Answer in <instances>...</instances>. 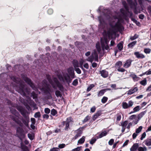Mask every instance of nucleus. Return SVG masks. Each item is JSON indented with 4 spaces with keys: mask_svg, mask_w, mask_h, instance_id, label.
Returning a JSON list of instances; mask_svg holds the SVG:
<instances>
[{
    "mask_svg": "<svg viewBox=\"0 0 151 151\" xmlns=\"http://www.w3.org/2000/svg\"><path fill=\"white\" fill-rule=\"evenodd\" d=\"M16 108L25 119H20V117L21 116L18 112L16 109H10V111L13 115H10V117L13 122H10V124L12 127L17 128V132H24L23 129L24 125L27 127H29V118L26 115L27 111L22 106H18Z\"/></svg>",
    "mask_w": 151,
    "mask_h": 151,
    "instance_id": "1",
    "label": "nucleus"
},
{
    "mask_svg": "<svg viewBox=\"0 0 151 151\" xmlns=\"http://www.w3.org/2000/svg\"><path fill=\"white\" fill-rule=\"evenodd\" d=\"M11 79L14 82L17 84H19L18 92L23 96H26V93L29 94V91L27 88H24V86L21 82V79L15 76H12Z\"/></svg>",
    "mask_w": 151,
    "mask_h": 151,
    "instance_id": "2",
    "label": "nucleus"
},
{
    "mask_svg": "<svg viewBox=\"0 0 151 151\" xmlns=\"http://www.w3.org/2000/svg\"><path fill=\"white\" fill-rule=\"evenodd\" d=\"M22 78L25 82L29 85L34 90H35L37 89V88L35 84L32 82L30 79L25 76H23Z\"/></svg>",
    "mask_w": 151,
    "mask_h": 151,
    "instance_id": "3",
    "label": "nucleus"
},
{
    "mask_svg": "<svg viewBox=\"0 0 151 151\" xmlns=\"http://www.w3.org/2000/svg\"><path fill=\"white\" fill-rule=\"evenodd\" d=\"M54 82L56 84V86L59 88V90L61 91L64 90V87L60 82L58 81L56 77H54L52 78Z\"/></svg>",
    "mask_w": 151,
    "mask_h": 151,
    "instance_id": "4",
    "label": "nucleus"
},
{
    "mask_svg": "<svg viewBox=\"0 0 151 151\" xmlns=\"http://www.w3.org/2000/svg\"><path fill=\"white\" fill-rule=\"evenodd\" d=\"M124 29V27L123 26H122V24H118L116 23L115 25H114V28L112 32L114 33L115 32L114 31H118L119 32L122 31Z\"/></svg>",
    "mask_w": 151,
    "mask_h": 151,
    "instance_id": "5",
    "label": "nucleus"
},
{
    "mask_svg": "<svg viewBox=\"0 0 151 151\" xmlns=\"http://www.w3.org/2000/svg\"><path fill=\"white\" fill-rule=\"evenodd\" d=\"M68 75L72 79L75 78L76 76L74 71V69L73 67H71L69 68L67 70Z\"/></svg>",
    "mask_w": 151,
    "mask_h": 151,
    "instance_id": "6",
    "label": "nucleus"
},
{
    "mask_svg": "<svg viewBox=\"0 0 151 151\" xmlns=\"http://www.w3.org/2000/svg\"><path fill=\"white\" fill-rule=\"evenodd\" d=\"M17 135L21 141L20 143L21 147H22V144H23V141L25 139V134L24 133H17Z\"/></svg>",
    "mask_w": 151,
    "mask_h": 151,
    "instance_id": "7",
    "label": "nucleus"
},
{
    "mask_svg": "<svg viewBox=\"0 0 151 151\" xmlns=\"http://www.w3.org/2000/svg\"><path fill=\"white\" fill-rule=\"evenodd\" d=\"M134 2L132 0H127V1L130 7L132 9L136 8L137 5V1Z\"/></svg>",
    "mask_w": 151,
    "mask_h": 151,
    "instance_id": "8",
    "label": "nucleus"
},
{
    "mask_svg": "<svg viewBox=\"0 0 151 151\" xmlns=\"http://www.w3.org/2000/svg\"><path fill=\"white\" fill-rule=\"evenodd\" d=\"M99 73L101 74V76L104 78H106L108 76V72L105 69L100 71Z\"/></svg>",
    "mask_w": 151,
    "mask_h": 151,
    "instance_id": "9",
    "label": "nucleus"
},
{
    "mask_svg": "<svg viewBox=\"0 0 151 151\" xmlns=\"http://www.w3.org/2000/svg\"><path fill=\"white\" fill-rule=\"evenodd\" d=\"M132 60L129 59L127 60L123 65V67L125 68H128L131 65Z\"/></svg>",
    "mask_w": 151,
    "mask_h": 151,
    "instance_id": "10",
    "label": "nucleus"
},
{
    "mask_svg": "<svg viewBox=\"0 0 151 151\" xmlns=\"http://www.w3.org/2000/svg\"><path fill=\"white\" fill-rule=\"evenodd\" d=\"M134 54L136 57L139 59H143L145 57V56L143 54L140 53L139 52H134Z\"/></svg>",
    "mask_w": 151,
    "mask_h": 151,
    "instance_id": "11",
    "label": "nucleus"
},
{
    "mask_svg": "<svg viewBox=\"0 0 151 151\" xmlns=\"http://www.w3.org/2000/svg\"><path fill=\"white\" fill-rule=\"evenodd\" d=\"M102 114V111L101 110L97 111L92 116V119L93 121H94L99 116Z\"/></svg>",
    "mask_w": 151,
    "mask_h": 151,
    "instance_id": "12",
    "label": "nucleus"
},
{
    "mask_svg": "<svg viewBox=\"0 0 151 151\" xmlns=\"http://www.w3.org/2000/svg\"><path fill=\"white\" fill-rule=\"evenodd\" d=\"M46 76L47 79V80L49 83L52 86V88H55V86L52 81L51 76L49 75L48 74L46 75Z\"/></svg>",
    "mask_w": 151,
    "mask_h": 151,
    "instance_id": "13",
    "label": "nucleus"
},
{
    "mask_svg": "<svg viewBox=\"0 0 151 151\" xmlns=\"http://www.w3.org/2000/svg\"><path fill=\"white\" fill-rule=\"evenodd\" d=\"M138 90V87H136L133 88H132L129 90L127 91V94L128 95L132 94L137 91Z\"/></svg>",
    "mask_w": 151,
    "mask_h": 151,
    "instance_id": "14",
    "label": "nucleus"
},
{
    "mask_svg": "<svg viewBox=\"0 0 151 151\" xmlns=\"http://www.w3.org/2000/svg\"><path fill=\"white\" fill-rule=\"evenodd\" d=\"M128 123L127 121H125L124 122H122L121 123V126L122 127V132H124L126 129V127Z\"/></svg>",
    "mask_w": 151,
    "mask_h": 151,
    "instance_id": "15",
    "label": "nucleus"
},
{
    "mask_svg": "<svg viewBox=\"0 0 151 151\" xmlns=\"http://www.w3.org/2000/svg\"><path fill=\"white\" fill-rule=\"evenodd\" d=\"M41 90L44 92V93L46 95L48 94L49 95V97L50 98H52V96L50 93V92L48 90L46 89L45 88H42L41 89Z\"/></svg>",
    "mask_w": 151,
    "mask_h": 151,
    "instance_id": "16",
    "label": "nucleus"
},
{
    "mask_svg": "<svg viewBox=\"0 0 151 151\" xmlns=\"http://www.w3.org/2000/svg\"><path fill=\"white\" fill-rule=\"evenodd\" d=\"M123 41H121L117 45V47L119 50L120 51L122 50L123 49Z\"/></svg>",
    "mask_w": 151,
    "mask_h": 151,
    "instance_id": "17",
    "label": "nucleus"
},
{
    "mask_svg": "<svg viewBox=\"0 0 151 151\" xmlns=\"http://www.w3.org/2000/svg\"><path fill=\"white\" fill-rule=\"evenodd\" d=\"M138 144L137 143L134 144L130 148V151H135V150L138 149Z\"/></svg>",
    "mask_w": 151,
    "mask_h": 151,
    "instance_id": "18",
    "label": "nucleus"
},
{
    "mask_svg": "<svg viewBox=\"0 0 151 151\" xmlns=\"http://www.w3.org/2000/svg\"><path fill=\"white\" fill-rule=\"evenodd\" d=\"M138 122V120H135V121H133L132 122H130L129 123L127 127V128L128 129H129L130 128L131 126H132V124H137Z\"/></svg>",
    "mask_w": 151,
    "mask_h": 151,
    "instance_id": "19",
    "label": "nucleus"
},
{
    "mask_svg": "<svg viewBox=\"0 0 151 151\" xmlns=\"http://www.w3.org/2000/svg\"><path fill=\"white\" fill-rule=\"evenodd\" d=\"M93 60L97 62H98V54L97 52L96 51L94 52L93 54Z\"/></svg>",
    "mask_w": 151,
    "mask_h": 151,
    "instance_id": "20",
    "label": "nucleus"
},
{
    "mask_svg": "<svg viewBox=\"0 0 151 151\" xmlns=\"http://www.w3.org/2000/svg\"><path fill=\"white\" fill-rule=\"evenodd\" d=\"M72 118L71 117H68L66 119V121H64L62 122V124L63 125H65V123H66L69 124L70 122L72 121Z\"/></svg>",
    "mask_w": 151,
    "mask_h": 151,
    "instance_id": "21",
    "label": "nucleus"
},
{
    "mask_svg": "<svg viewBox=\"0 0 151 151\" xmlns=\"http://www.w3.org/2000/svg\"><path fill=\"white\" fill-rule=\"evenodd\" d=\"M137 42V41H135L129 43L128 45V47L133 48V47L136 44Z\"/></svg>",
    "mask_w": 151,
    "mask_h": 151,
    "instance_id": "22",
    "label": "nucleus"
},
{
    "mask_svg": "<svg viewBox=\"0 0 151 151\" xmlns=\"http://www.w3.org/2000/svg\"><path fill=\"white\" fill-rule=\"evenodd\" d=\"M106 91V90L105 89H102L99 91L98 93V97L101 96H103Z\"/></svg>",
    "mask_w": 151,
    "mask_h": 151,
    "instance_id": "23",
    "label": "nucleus"
},
{
    "mask_svg": "<svg viewBox=\"0 0 151 151\" xmlns=\"http://www.w3.org/2000/svg\"><path fill=\"white\" fill-rule=\"evenodd\" d=\"M28 137L31 140H33L34 138L35 134L34 133H29L28 134Z\"/></svg>",
    "mask_w": 151,
    "mask_h": 151,
    "instance_id": "24",
    "label": "nucleus"
},
{
    "mask_svg": "<svg viewBox=\"0 0 151 151\" xmlns=\"http://www.w3.org/2000/svg\"><path fill=\"white\" fill-rule=\"evenodd\" d=\"M122 64V62L121 61H119L115 64V67L116 68L118 69L121 67Z\"/></svg>",
    "mask_w": 151,
    "mask_h": 151,
    "instance_id": "25",
    "label": "nucleus"
},
{
    "mask_svg": "<svg viewBox=\"0 0 151 151\" xmlns=\"http://www.w3.org/2000/svg\"><path fill=\"white\" fill-rule=\"evenodd\" d=\"M57 76L60 81L64 82V79L61 73L57 74Z\"/></svg>",
    "mask_w": 151,
    "mask_h": 151,
    "instance_id": "26",
    "label": "nucleus"
},
{
    "mask_svg": "<svg viewBox=\"0 0 151 151\" xmlns=\"http://www.w3.org/2000/svg\"><path fill=\"white\" fill-rule=\"evenodd\" d=\"M91 118V116L89 115H87L86 116L84 120L82 121L83 123H84L87 122Z\"/></svg>",
    "mask_w": 151,
    "mask_h": 151,
    "instance_id": "27",
    "label": "nucleus"
},
{
    "mask_svg": "<svg viewBox=\"0 0 151 151\" xmlns=\"http://www.w3.org/2000/svg\"><path fill=\"white\" fill-rule=\"evenodd\" d=\"M31 96L33 99H37L38 97V95L35 92L33 91L31 93Z\"/></svg>",
    "mask_w": 151,
    "mask_h": 151,
    "instance_id": "28",
    "label": "nucleus"
},
{
    "mask_svg": "<svg viewBox=\"0 0 151 151\" xmlns=\"http://www.w3.org/2000/svg\"><path fill=\"white\" fill-rule=\"evenodd\" d=\"M145 111H142L140 113H139L137 116V118L138 119L137 120H138L142 118L143 116L145 114Z\"/></svg>",
    "mask_w": 151,
    "mask_h": 151,
    "instance_id": "29",
    "label": "nucleus"
},
{
    "mask_svg": "<svg viewBox=\"0 0 151 151\" xmlns=\"http://www.w3.org/2000/svg\"><path fill=\"white\" fill-rule=\"evenodd\" d=\"M122 106L124 109H127L129 108L128 104L126 102H123L122 103Z\"/></svg>",
    "mask_w": 151,
    "mask_h": 151,
    "instance_id": "30",
    "label": "nucleus"
},
{
    "mask_svg": "<svg viewBox=\"0 0 151 151\" xmlns=\"http://www.w3.org/2000/svg\"><path fill=\"white\" fill-rule=\"evenodd\" d=\"M120 12L121 13L123 14V16L126 18L127 17V14L125 12V10L123 9H120Z\"/></svg>",
    "mask_w": 151,
    "mask_h": 151,
    "instance_id": "31",
    "label": "nucleus"
},
{
    "mask_svg": "<svg viewBox=\"0 0 151 151\" xmlns=\"http://www.w3.org/2000/svg\"><path fill=\"white\" fill-rule=\"evenodd\" d=\"M108 98L106 96H103L101 99V102L103 104L105 103L107 101Z\"/></svg>",
    "mask_w": 151,
    "mask_h": 151,
    "instance_id": "32",
    "label": "nucleus"
},
{
    "mask_svg": "<svg viewBox=\"0 0 151 151\" xmlns=\"http://www.w3.org/2000/svg\"><path fill=\"white\" fill-rule=\"evenodd\" d=\"M57 114V111L54 109H52L51 111V114L53 116H55Z\"/></svg>",
    "mask_w": 151,
    "mask_h": 151,
    "instance_id": "33",
    "label": "nucleus"
},
{
    "mask_svg": "<svg viewBox=\"0 0 151 151\" xmlns=\"http://www.w3.org/2000/svg\"><path fill=\"white\" fill-rule=\"evenodd\" d=\"M55 95L56 96L58 97H61L62 94L58 90H56L55 91Z\"/></svg>",
    "mask_w": 151,
    "mask_h": 151,
    "instance_id": "34",
    "label": "nucleus"
},
{
    "mask_svg": "<svg viewBox=\"0 0 151 151\" xmlns=\"http://www.w3.org/2000/svg\"><path fill=\"white\" fill-rule=\"evenodd\" d=\"M96 47L98 52L99 53L101 50V49L99 43H98L96 44Z\"/></svg>",
    "mask_w": 151,
    "mask_h": 151,
    "instance_id": "35",
    "label": "nucleus"
},
{
    "mask_svg": "<svg viewBox=\"0 0 151 151\" xmlns=\"http://www.w3.org/2000/svg\"><path fill=\"white\" fill-rule=\"evenodd\" d=\"M85 137L83 136L78 141V143L79 144H82L85 141Z\"/></svg>",
    "mask_w": 151,
    "mask_h": 151,
    "instance_id": "36",
    "label": "nucleus"
},
{
    "mask_svg": "<svg viewBox=\"0 0 151 151\" xmlns=\"http://www.w3.org/2000/svg\"><path fill=\"white\" fill-rule=\"evenodd\" d=\"M147 150V148L145 147H140L138 148V150L139 151H146Z\"/></svg>",
    "mask_w": 151,
    "mask_h": 151,
    "instance_id": "37",
    "label": "nucleus"
},
{
    "mask_svg": "<svg viewBox=\"0 0 151 151\" xmlns=\"http://www.w3.org/2000/svg\"><path fill=\"white\" fill-rule=\"evenodd\" d=\"M145 144L147 146L151 145V139L147 140L145 142Z\"/></svg>",
    "mask_w": 151,
    "mask_h": 151,
    "instance_id": "38",
    "label": "nucleus"
},
{
    "mask_svg": "<svg viewBox=\"0 0 151 151\" xmlns=\"http://www.w3.org/2000/svg\"><path fill=\"white\" fill-rule=\"evenodd\" d=\"M94 87V85L93 84H91L87 88L86 91L87 92L89 91L91 89Z\"/></svg>",
    "mask_w": 151,
    "mask_h": 151,
    "instance_id": "39",
    "label": "nucleus"
},
{
    "mask_svg": "<svg viewBox=\"0 0 151 151\" xmlns=\"http://www.w3.org/2000/svg\"><path fill=\"white\" fill-rule=\"evenodd\" d=\"M138 37V35H137L136 34H135L134 36L131 37L130 39L131 40H133L137 39Z\"/></svg>",
    "mask_w": 151,
    "mask_h": 151,
    "instance_id": "40",
    "label": "nucleus"
},
{
    "mask_svg": "<svg viewBox=\"0 0 151 151\" xmlns=\"http://www.w3.org/2000/svg\"><path fill=\"white\" fill-rule=\"evenodd\" d=\"M66 75H67V76L68 77V80L67 81H66V82L67 83H70L71 82V81L72 80V79L70 76L68 75V73H66Z\"/></svg>",
    "mask_w": 151,
    "mask_h": 151,
    "instance_id": "41",
    "label": "nucleus"
},
{
    "mask_svg": "<svg viewBox=\"0 0 151 151\" xmlns=\"http://www.w3.org/2000/svg\"><path fill=\"white\" fill-rule=\"evenodd\" d=\"M140 84L144 86L146 85L147 84L146 80V79H144L143 80L140 81Z\"/></svg>",
    "mask_w": 151,
    "mask_h": 151,
    "instance_id": "42",
    "label": "nucleus"
},
{
    "mask_svg": "<svg viewBox=\"0 0 151 151\" xmlns=\"http://www.w3.org/2000/svg\"><path fill=\"white\" fill-rule=\"evenodd\" d=\"M41 116L40 113V112H38L35 113L34 116L36 118H40Z\"/></svg>",
    "mask_w": 151,
    "mask_h": 151,
    "instance_id": "43",
    "label": "nucleus"
},
{
    "mask_svg": "<svg viewBox=\"0 0 151 151\" xmlns=\"http://www.w3.org/2000/svg\"><path fill=\"white\" fill-rule=\"evenodd\" d=\"M73 65L74 68V69L79 67L78 62V61L74 62L73 63Z\"/></svg>",
    "mask_w": 151,
    "mask_h": 151,
    "instance_id": "44",
    "label": "nucleus"
},
{
    "mask_svg": "<svg viewBox=\"0 0 151 151\" xmlns=\"http://www.w3.org/2000/svg\"><path fill=\"white\" fill-rule=\"evenodd\" d=\"M78 80L77 79H75L73 81L72 84L75 86H76L78 85Z\"/></svg>",
    "mask_w": 151,
    "mask_h": 151,
    "instance_id": "45",
    "label": "nucleus"
},
{
    "mask_svg": "<svg viewBox=\"0 0 151 151\" xmlns=\"http://www.w3.org/2000/svg\"><path fill=\"white\" fill-rule=\"evenodd\" d=\"M107 134V133H101L99 134L98 137H97V139L100 138L102 137L105 136Z\"/></svg>",
    "mask_w": 151,
    "mask_h": 151,
    "instance_id": "46",
    "label": "nucleus"
},
{
    "mask_svg": "<svg viewBox=\"0 0 151 151\" xmlns=\"http://www.w3.org/2000/svg\"><path fill=\"white\" fill-rule=\"evenodd\" d=\"M65 131H68L69 129H70L69 127V124L65 123Z\"/></svg>",
    "mask_w": 151,
    "mask_h": 151,
    "instance_id": "47",
    "label": "nucleus"
},
{
    "mask_svg": "<svg viewBox=\"0 0 151 151\" xmlns=\"http://www.w3.org/2000/svg\"><path fill=\"white\" fill-rule=\"evenodd\" d=\"M93 56H92V55L89 57L88 58V59H87L88 61L90 62L91 63H92V62L93 61Z\"/></svg>",
    "mask_w": 151,
    "mask_h": 151,
    "instance_id": "48",
    "label": "nucleus"
},
{
    "mask_svg": "<svg viewBox=\"0 0 151 151\" xmlns=\"http://www.w3.org/2000/svg\"><path fill=\"white\" fill-rule=\"evenodd\" d=\"M140 109V106H137L134 107L133 109V110L134 111V112H136L139 111Z\"/></svg>",
    "mask_w": 151,
    "mask_h": 151,
    "instance_id": "49",
    "label": "nucleus"
},
{
    "mask_svg": "<svg viewBox=\"0 0 151 151\" xmlns=\"http://www.w3.org/2000/svg\"><path fill=\"white\" fill-rule=\"evenodd\" d=\"M101 46L102 48V49L103 50H104V47H105V42L104 41H103L101 39Z\"/></svg>",
    "mask_w": 151,
    "mask_h": 151,
    "instance_id": "50",
    "label": "nucleus"
},
{
    "mask_svg": "<svg viewBox=\"0 0 151 151\" xmlns=\"http://www.w3.org/2000/svg\"><path fill=\"white\" fill-rule=\"evenodd\" d=\"M96 139L95 138H92L90 141V142L91 144H93L96 141Z\"/></svg>",
    "mask_w": 151,
    "mask_h": 151,
    "instance_id": "51",
    "label": "nucleus"
},
{
    "mask_svg": "<svg viewBox=\"0 0 151 151\" xmlns=\"http://www.w3.org/2000/svg\"><path fill=\"white\" fill-rule=\"evenodd\" d=\"M121 116L120 114H117V117L116 119V120L117 121H120L121 119Z\"/></svg>",
    "mask_w": 151,
    "mask_h": 151,
    "instance_id": "52",
    "label": "nucleus"
},
{
    "mask_svg": "<svg viewBox=\"0 0 151 151\" xmlns=\"http://www.w3.org/2000/svg\"><path fill=\"white\" fill-rule=\"evenodd\" d=\"M47 13L50 15L52 14L53 12V11L52 9H49L47 11Z\"/></svg>",
    "mask_w": 151,
    "mask_h": 151,
    "instance_id": "53",
    "label": "nucleus"
},
{
    "mask_svg": "<svg viewBox=\"0 0 151 151\" xmlns=\"http://www.w3.org/2000/svg\"><path fill=\"white\" fill-rule=\"evenodd\" d=\"M150 49L149 48H145L144 50V52L146 54L150 53Z\"/></svg>",
    "mask_w": 151,
    "mask_h": 151,
    "instance_id": "54",
    "label": "nucleus"
},
{
    "mask_svg": "<svg viewBox=\"0 0 151 151\" xmlns=\"http://www.w3.org/2000/svg\"><path fill=\"white\" fill-rule=\"evenodd\" d=\"M75 71L78 74H80L81 73V71L79 68H76L74 69Z\"/></svg>",
    "mask_w": 151,
    "mask_h": 151,
    "instance_id": "55",
    "label": "nucleus"
},
{
    "mask_svg": "<svg viewBox=\"0 0 151 151\" xmlns=\"http://www.w3.org/2000/svg\"><path fill=\"white\" fill-rule=\"evenodd\" d=\"M22 147H21V148L23 149L24 151H29V150L27 147L24 145L22 144Z\"/></svg>",
    "mask_w": 151,
    "mask_h": 151,
    "instance_id": "56",
    "label": "nucleus"
},
{
    "mask_svg": "<svg viewBox=\"0 0 151 151\" xmlns=\"http://www.w3.org/2000/svg\"><path fill=\"white\" fill-rule=\"evenodd\" d=\"M45 112L47 114H49L50 111V109L48 108H45Z\"/></svg>",
    "mask_w": 151,
    "mask_h": 151,
    "instance_id": "57",
    "label": "nucleus"
},
{
    "mask_svg": "<svg viewBox=\"0 0 151 151\" xmlns=\"http://www.w3.org/2000/svg\"><path fill=\"white\" fill-rule=\"evenodd\" d=\"M142 128V127L139 126L138 128L136 129L135 132H140Z\"/></svg>",
    "mask_w": 151,
    "mask_h": 151,
    "instance_id": "58",
    "label": "nucleus"
},
{
    "mask_svg": "<svg viewBox=\"0 0 151 151\" xmlns=\"http://www.w3.org/2000/svg\"><path fill=\"white\" fill-rule=\"evenodd\" d=\"M136 117H137V116H136V115H135V114L133 115H132V116H130L129 117V119L130 120H132L134 119H135L136 118Z\"/></svg>",
    "mask_w": 151,
    "mask_h": 151,
    "instance_id": "59",
    "label": "nucleus"
},
{
    "mask_svg": "<svg viewBox=\"0 0 151 151\" xmlns=\"http://www.w3.org/2000/svg\"><path fill=\"white\" fill-rule=\"evenodd\" d=\"M96 109V107L95 106H93L91 109V110H90L91 112H92V113L94 112L95 111Z\"/></svg>",
    "mask_w": 151,
    "mask_h": 151,
    "instance_id": "60",
    "label": "nucleus"
},
{
    "mask_svg": "<svg viewBox=\"0 0 151 151\" xmlns=\"http://www.w3.org/2000/svg\"><path fill=\"white\" fill-rule=\"evenodd\" d=\"M117 70L119 72H124L125 70V69L124 68H121L117 69Z\"/></svg>",
    "mask_w": 151,
    "mask_h": 151,
    "instance_id": "61",
    "label": "nucleus"
},
{
    "mask_svg": "<svg viewBox=\"0 0 151 151\" xmlns=\"http://www.w3.org/2000/svg\"><path fill=\"white\" fill-rule=\"evenodd\" d=\"M59 148L58 147H54L50 150V151H59Z\"/></svg>",
    "mask_w": 151,
    "mask_h": 151,
    "instance_id": "62",
    "label": "nucleus"
},
{
    "mask_svg": "<svg viewBox=\"0 0 151 151\" xmlns=\"http://www.w3.org/2000/svg\"><path fill=\"white\" fill-rule=\"evenodd\" d=\"M81 147H77L73 149L72 151H79L81 150Z\"/></svg>",
    "mask_w": 151,
    "mask_h": 151,
    "instance_id": "63",
    "label": "nucleus"
},
{
    "mask_svg": "<svg viewBox=\"0 0 151 151\" xmlns=\"http://www.w3.org/2000/svg\"><path fill=\"white\" fill-rule=\"evenodd\" d=\"M45 87L46 89L51 92V89L50 87L49 84H48V85H47L46 86H45Z\"/></svg>",
    "mask_w": 151,
    "mask_h": 151,
    "instance_id": "64",
    "label": "nucleus"
}]
</instances>
